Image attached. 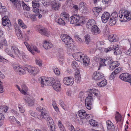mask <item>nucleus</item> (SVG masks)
<instances>
[{
    "instance_id": "1",
    "label": "nucleus",
    "mask_w": 131,
    "mask_h": 131,
    "mask_svg": "<svg viewBox=\"0 0 131 131\" xmlns=\"http://www.w3.org/2000/svg\"><path fill=\"white\" fill-rule=\"evenodd\" d=\"M36 109L38 111L40 112L41 113L39 117H38V118L40 119H41L47 118V122L49 127H50V128L54 129L55 126L53 120L51 117L48 116L49 115V114L48 111H46V109L43 107H37L36 108Z\"/></svg>"
},
{
    "instance_id": "2",
    "label": "nucleus",
    "mask_w": 131,
    "mask_h": 131,
    "mask_svg": "<svg viewBox=\"0 0 131 131\" xmlns=\"http://www.w3.org/2000/svg\"><path fill=\"white\" fill-rule=\"evenodd\" d=\"M72 56L76 60L83 61V64L85 67H86L89 65L90 60L85 54L79 52L74 53Z\"/></svg>"
},
{
    "instance_id": "3",
    "label": "nucleus",
    "mask_w": 131,
    "mask_h": 131,
    "mask_svg": "<svg viewBox=\"0 0 131 131\" xmlns=\"http://www.w3.org/2000/svg\"><path fill=\"white\" fill-rule=\"evenodd\" d=\"M84 21V16H80L78 15L75 14L71 16L70 19V23L72 24H75L76 26L82 25L83 24Z\"/></svg>"
},
{
    "instance_id": "4",
    "label": "nucleus",
    "mask_w": 131,
    "mask_h": 131,
    "mask_svg": "<svg viewBox=\"0 0 131 131\" xmlns=\"http://www.w3.org/2000/svg\"><path fill=\"white\" fill-rule=\"evenodd\" d=\"M54 79L52 78H47L46 79H43L42 77L39 78L40 81L41 86L43 87L44 85H49L50 84L52 85H57L58 84H61L60 82L57 80H53Z\"/></svg>"
},
{
    "instance_id": "5",
    "label": "nucleus",
    "mask_w": 131,
    "mask_h": 131,
    "mask_svg": "<svg viewBox=\"0 0 131 131\" xmlns=\"http://www.w3.org/2000/svg\"><path fill=\"white\" fill-rule=\"evenodd\" d=\"M97 91L95 89L90 90L88 96L86 97L85 101V105H86L87 106H90L92 105L93 101V96H98V94L96 92Z\"/></svg>"
},
{
    "instance_id": "6",
    "label": "nucleus",
    "mask_w": 131,
    "mask_h": 131,
    "mask_svg": "<svg viewBox=\"0 0 131 131\" xmlns=\"http://www.w3.org/2000/svg\"><path fill=\"white\" fill-rule=\"evenodd\" d=\"M120 10L119 13L120 18H126L128 20H130L131 19V13L127 10Z\"/></svg>"
},
{
    "instance_id": "7",
    "label": "nucleus",
    "mask_w": 131,
    "mask_h": 131,
    "mask_svg": "<svg viewBox=\"0 0 131 131\" xmlns=\"http://www.w3.org/2000/svg\"><path fill=\"white\" fill-rule=\"evenodd\" d=\"M25 68L30 74L34 76H35L39 72V69L38 68L30 65L27 66L25 67Z\"/></svg>"
},
{
    "instance_id": "8",
    "label": "nucleus",
    "mask_w": 131,
    "mask_h": 131,
    "mask_svg": "<svg viewBox=\"0 0 131 131\" xmlns=\"http://www.w3.org/2000/svg\"><path fill=\"white\" fill-rule=\"evenodd\" d=\"M61 38L63 42L67 44L66 45L68 47L70 46V44L71 43L70 42L72 41V39L67 34H64L61 35Z\"/></svg>"
},
{
    "instance_id": "9",
    "label": "nucleus",
    "mask_w": 131,
    "mask_h": 131,
    "mask_svg": "<svg viewBox=\"0 0 131 131\" xmlns=\"http://www.w3.org/2000/svg\"><path fill=\"white\" fill-rule=\"evenodd\" d=\"M10 0L13 4V7L15 10L19 11L21 9V4L20 0Z\"/></svg>"
},
{
    "instance_id": "10",
    "label": "nucleus",
    "mask_w": 131,
    "mask_h": 131,
    "mask_svg": "<svg viewBox=\"0 0 131 131\" xmlns=\"http://www.w3.org/2000/svg\"><path fill=\"white\" fill-rule=\"evenodd\" d=\"M74 78L72 77H66L63 79V82L67 85L71 86L74 83Z\"/></svg>"
},
{
    "instance_id": "11",
    "label": "nucleus",
    "mask_w": 131,
    "mask_h": 131,
    "mask_svg": "<svg viewBox=\"0 0 131 131\" xmlns=\"http://www.w3.org/2000/svg\"><path fill=\"white\" fill-rule=\"evenodd\" d=\"M120 79L125 82H128L130 78L131 75L129 74L128 73H123L121 74L119 76Z\"/></svg>"
},
{
    "instance_id": "12",
    "label": "nucleus",
    "mask_w": 131,
    "mask_h": 131,
    "mask_svg": "<svg viewBox=\"0 0 131 131\" xmlns=\"http://www.w3.org/2000/svg\"><path fill=\"white\" fill-rule=\"evenodd\" d=\"M104 77V75L102 73L95 71L92 76V78L96 81L99 80Z\"/></svg>"
},
{
    "instance_id": "13",
    "label": "nucleus",
    "mask_w": 131,
    "mask_h": 131,
    "mask_svg": "<svg viewBox=\"0 0 131 131\" xmlns=\"http://www.w3.org/2000/svg\"><path fill=\"white\" fill-rule=\"evenodd\" d=\"M96 25L95 21L93 19H89L86 25V27L88 29H91Z\"/></svg>"
},
{
    "instance_id": "14",
    "label": "nucleus",
    "mask_w": 131,
    "mask_h": 131,
    "mask_svg": "<svg viewBox=\"0 0 131 131\" xmlns=\"http://www.w3.org/2000/svg\"><path fill=\"white\" fill-rule=\"evenodd\" d=\"M110 17V14L107 12H104L102 15L101 19L102 22L105 23H106Z\"/></svg>"
},
{
    "instance_id": "15",
    "label": "nucleus",
    "mask_w": 131,
    "mask_h": 131,
    "mask_svg": "<svg viewBox=\"0 0 131 131\" xmlns=\"http://www.w3.org/2000/svg\"><path fill=\"white\" fill-rule=\"evenodd\" d=\"M2 24L4 26H11V23L10 21L7 16L4 17L2 19Z\"/></svg>"
},
{
    "instance_id": "16",
    "label": "nucleus",
    "mask_w": 131,
    "mask_h": 131,
    "mask_svg": "<svg viewBox=\"0 0 131 131\" xmlns=\"http://www.w3.org/2000/svg\"><path fill=\"white\" fill-rule=\"evenodd\" d=\"M106 123L108 131H113L115 130V126L113 124L110 120H108L107 121Z\"/></svg>"
},
{
    "instance_id": "17",
    "label": "nucleus",
    "mask_w": 131,
    "mask_h": 131,
    "mask_svg": "<svg viewBox=\"0 0 131 131\" xmlns=\"http://www.w3.org/2000/svg\"><path fill=\"white\" fill-rule=\"evenodd\" d=\"M13 68L14 69L18 72L20 75L23 74L24 72L26 71V70L25 69V67L24 69L17 65L14 66Z\"/></svg>"
},
{
    "instance_id": "18",
    "label": "nucleus",
    "mask_w": 131,
    "mask_h": 131,
    "mask_svg": "<svg viewBox=\"0 0 131 131\" xmlns=\"http://www.w3.org/2000/svg\"><path fill=\"white\" fill-rule=\"evenodd\" d=\"M95 61L97 62H100V67L103 66H106L105 64V59H102L101 58L95 57L94 58Z\"/></svg>"
},
{
    "instance_id": "19",
    "label": "nucleus",
    "mask_w": 131,
    "mask_h": 131,
    "mask_svg": "<svg viewBox=\"0 0 131 131\" xmlns=\"http://www.w3.org/2000/svg\"><path fill=\"white\" fill-rule=\"evenodd\" d=\"M38 31L41 35L48 36L50 34L49 32L47 29L41 28L38 29Z\"/></svg>"
},
{
    "instance_id": "20",
    "label": "nucleus",
    "mask_w": 131,
    "mask_h": 131,
    "mask_svg": "<svg viewBox=\"0 0 131 131\" xmlns=\"http://www.w3.org/2000/svg\"><path fill=\"white\" fill-rule=\"evenodd\" d=\"M11 49L15 54L17 56L19 57L21 55L20 51L17 47L13 46L11 47Z\"/></svg>"
},
{
    "instance_id": "21",
    "label": "nucleus",
    "mask_w": 131,
    "mask_h": 131,
    "mask_svg": "<svg viewBox=\"0 0 131 131\" xmlns=\"http://www.w3.org/2000/svg\"><path fill=\"white\" fill-rule=\"evenodd\" d=\"M51 4L52 9L55 10H58L59 7L60 6L59 3L57 2L56 1H54L51 2Z\"/></svg>"
},
{
    "instance_id": "22",
    "label": "nucleus",
    "mask_w": 131,
    "mask_h": 131,
    "mask_svg": "<svg viewBox=\"0 0 131 131\" xmlns=\"http://www.w3.org/2000/svg\"><path fill=\"white\" fill-rule=\"evenodd\" d=\"M91 32L93 34H98L101 32L100 30L97 26L96 25L91 28Z\"/></svg>"
},
{
    "instance_id": "23",
    "label": "nucleus",
    "mask_w": 131,
    "mask_h": 131,
    "mask_svg": "<svg viewBox=\"0 0 131 131\" xmlns=\"http://www.w3.org/2000/svg\"><path fill=\"white\" fill-rule=\"evenodd\" d=\"M61 17H62L66 22L69 21V15L67 13L65 12H63L61 14Z\"/></svg>"
},
{
    "instance_id": "24",
    "label": "nucleus",
    "mask_w": 131,
    "mask_h": 131,
    "mask_svg": "<svg viewBox=\"0 0 131 131\" xmlns=\"http://www.w3.org/2000/svg\"><path fill=\"white\" fill-rule=\"evenodd\" d=\"M78 116L80 119H84L85 117L86 113L85 111L83 110H82L79 111L78 112Z\"/></svg>"
},
{
    "instance_id": "25",
    "label": "nucleus",
    "mask_w": 131,
    "mask_h": 131,
    "mask_svg": "<svg viewBox=\"0 0 131 131\" xmlns=\"http://www.w3.org/2000/svg\"><path fill=\"white\" fill-rule=\"evenodd\" d=\"M75 81L77 83H79L81 80V77L80 72L77 71L75 75Z\"/></svg>"
},
{
    "instance_id": "26",
    "label": "nucleus",
    "mask_w": 131,
    "mask_h": 131,
    "mask_svg": "<svg viewBox=\"0 0 131 131\" xmlns=\"http://www.w3.org/2000/svg\"><path fill=\"white\" fill-rule=\"evenodd\" d=\"M55 21L60 25L63 26L64 25L66 24V21L62 18H56L55 19Z\"/></svg>"
},
{
    "instance_id": "27",
    "label": "nucleus",
    "mask_w": 131,
    "mask_h": 131,
    "mask_svg": "<svg viewBox=\"0 0 131 131\" xmlns=\"http://www.w3.org/2000/svg\"><path fill=\"white\" fill-rule=\"evenodd\" d=\"M52 44L49 42H48L47 41H45L43 44V47L46 49H48L52 47Z\"/></svg>"
},
{
    "instance_id": "28",
    "label": "nucleus",
    "mask_w": 131,
    "mask_h": 131,
    "mask_svg": "<svg viewBox=\"0 0 131 131\" xmlns=\"http://www.w3.org/2000/svg\"><path fill=\"white\" fill-rule=\"evenodd\" d=\"M115 35H111L108 37V39L111 42H116L118 40V38H115Z\"/></svg>"
},
{
    "instance_id": "29",
    "label": "nucleus",
    "mask_w": 131,
    "mask_h": 131,
    "mask_svg": "<svg viewBox=\"0 0 131 131\" xmlns=\"http://www.w3.org/2000/svg\"><path fill=\"white\" fill-rule=\"evenodd\" d=\"M117 21V19L113 17H111L109 23V25L110 26L115 25Z\"/></svg>"
},
{
    "instance_id": "30",
    "label": "nucleus",
    "mask_w": 131,
    "mask_h": 131,
    "mask_svg": "<svg viewBox=\"0 0 131 131\" xmlns=\"http://www.w3.org/2000/svg\"><path fill=\"white\" fill-rule=\"evenodd\" d=\"M86 4L83 2H81L79 5V9L83 11L84 10H86L87 8L86 6Z\"/></svg>"
},
{
    "instance_id": "31",
    "label": "nucleus",
    "mask_w": 131,
    "mask_h": 131,
    "mask_svg": "<svg viewBox=\"0 0 131 131\" xmlns=\"http://www.w3.org/2000/svg\"><path fill=\"white\" fill-rule=\"evenodd\" d=\"M22 89L20 92L23 94L26 95V92L28 90V89L26 86L24 84H23L21 85Z\"/></svg>"
},
{
    "instance_id": "32",
    "label": "nucleus",
    "mask_w": 131,
    "mask_h": 131,
    "mask_svg": "<svg viewBox=\"0 0 131 131\" xmlns=\"http://www.w3.org/2000/svg\"><path fill=\"white\" fill-rule=\"evenodd\" d=\"M16 34L18 39H20L23 38L22 32L20 29H18L16 31Z\"/></svg>"
},
{
    "instance_id": "33",
    "label": "nucleus",
    "mask_w": 131,
    "mask_h": 131,
    "mask_svg": "<svg viewBox=\"0 0 131 131\" xmlns=\"http://www.w3.org/2000/svg\"><path fill=\"white\" fill-rule=\"evenodd\" d=\"M18 23L19 25L23 29H25L27 28V26L24 24L22 20L21 19H20L18 20Z\"/></svg>"
},
{
    "instance_id": "34",
    "label": "nucleus",
    "mask_w": 131,
    "mask_h": 131,
    "mask_svg": "<svg viewBox=\"0 0 131 131\" xmlns=\"http://www.w3.org/2000/svg\"><path fill=\"white\" fill-rule=\"evenodd\" d=\"M21 4L24 10L28 11L30 10V7L26 4L23 1L21 2Z\"/></svg>"
},
{
    "instance_id": "35",
    "label": "nucleus",
    "mask_w": 131,
    "mask_h": 131,
    "mask_svg": "<svg viewBox=\"0 0 131 131\" xmlns=\"http://www.w3.org/2000/svg\"><path fill=\"white\" fill-rule=\"evenodd\" d=\"M107 84V81L106 80H104L101 82L97 83V85L100 87H103L105 86Z\"/></svg>"
},
{
    "instance_id": "36",
    "label": "nucleus",
    "mask_w": 131,
    "mask_h": 131,
    "mask_svg": "<svg viewBox=\"0 0 131 131\" xmlns=\"http://www.w3.org/2000/svg\"><path fill=\"white\" fill-rule=\"evenodd\" d=\"M58 123L59 127L61 131H66L65 128L60 121H58Z\"/></svg>"
},
{
    "instance_id": "37",
    "label": "nucleus",
    "mask_w": 131,
    "mask_h": 131,
    "mask_svg": "<svg viewBox=\"0 0 131 131\" xmlns=\"http://www.w3.org/2000/svg\"><path fill=\"white\" fill-rule=\"evenodd\" d=\"M85 42L86 44H88L91 41V38L90 36L88 34L84 36Z\"/></svg>"
},
{
    "instance_id": "38",
    "label": "nucleus",
    "mask_w": 131,
    "mask_h": 131,
    "mask_svg": "<svg viewBox=\"0 0 131 131\" xmlns=\"http://www.w3.org/2000/svg\"><path fill=\"white\" fill-rule=\"evenodd\" d=\"M89 123L90 125L93 126L95 127L97 126V122L96 121L93 119L90 120Z\"/></svg>"
},
{
    "instance_id": "39",
    "label": "nucleus",
    "mask_w": 131,
    "mask_h": 131,
    "mask_svg": "<svg viewBox=\"0 0 131 131\" xmlns=\"http://www.w3.org/2000/svg\"><path fill=\"white\" fill-rule=\"evenodd\" d=\"M6 42V41H4V42L5 43ZM2 45H4V46H5V52L8 55H10L9 54L10 53H9V52L10 51V49H9V48H8L7 46H7V44H6L5 43V44H3V43L2 44Z\"/></svg>"
},
{
    "instance_id": "40",
    "label": "nucleus",
    "mask_w": 131,
    "mask_h": 131,
    "mask_svg": "<svg viewBox=\"0 0 131 131\" xmlns=\"http://www.w3.org/2000/svg\"><path fill=\"white\" fill-rule=\"evenodd\" d=\"M25 101L27 102L28 104V106H31L33 104L32 100L29 98H28L27 99H25Z\"/></svg>"
},
{
    "instance_id": "41",
    "label": "nucleus",
    "mask_w": 131,
    "mask_h": 131,
    "mask_svg": "<svg viewBox=\"0 0 131 131\" xmlns=\"http://www.w3.org/2000/svg\"><path fill=\"white\" fill-rule=\"evenodd\" d=\"M4 118V117L3 114L2 113H0V127L3 124Z\"/></svg>"
},
{
    "instance_id": "42",
    "label": "nucleus",
    "mask_w": 131,
    "mask_h": 131,
    "mask_svg": "<svg viewBox=\"0 0 131 131\" xmlns=\"http://www.w3.org/2000/svg\"><path fill=\"white\" fill-rule=\"evenodd\" d=\"M52 87L54 90L57 91H59L61 90V84H59L57 85H52Z\"/></svg>"
},
{
    "instance_id": "43",
    "label": "nucleus",
    "mask_w": 131,
    "mask_h": 131,
    "mask_svg": "<svg viewBox=\"0 0 131 131\" xmlns=\"http://www.w3.org/2000/svg\"><path fill=\"white\" fill-rule=\"evenodd\" d=\"M105 64L106 66L107 64L110 65V64L113 63V61L112 60L109 59L108 58H107L105 59Z\"/></svg>"
},
{
    "instance_id": "44",
    "label": "nucleus",
    "mask_w": 131,
    "mask_h": 131,
    "mask_svg": "<svg viewBox=\"0 0 131 131\" xmlns=\"http://www.w3.org/2000/svg\"><path fill=\"white\" fill-rule=\"evenodd\" d=\"M71 65L72 67L74 69H75L76 68H77L79 67V65L75 61H73Z\"/></svg>"
},
{
    "instance_id": "45",
    "label": "nucleus",
    "mask_w": 131,
    "mask_h": 131,
    "mask_svg": "<svg viewBox=\"0 0 131 131\" xmlns=\"http://www.w3.org/2000/svg\"><path fill=\"white\" fill-rule=\"evenodd\" d=\"M119 48L118 47H116L114 48V53L116 55H118L119 54V51H120L119 50Z\"/></svg>"
},
{
    "instance_id": "46",
    "label": "nucleus",
    "mask_w": 131,
    "mask_h": 131,
    "mask_svg": "<svg viewBox=\"0 0 131 131\" xmlns=\"http://www.w3.org/2000/svg\"><path fill=\"white\" fill-rule=\"evenodd\" d=\"M92 117L93 116L91 114H86V115L85 118L87 120H89L90 121V120L92 119H91L92 118Z\"/></svg>"
},
{
    "instance_id": "47",
    "label": "nucleus",
    "mask_w": 131,
    "mask_h": 131,
    "mask_svg": "<svg viewBox=\"0 0 131 131\" xmlns=\"http://www.w3.org/2000/svg\"><path fill=\"white\" fill-rule=\"evenodd\" d=\"M32 4L33 8H39V4L38 3H36L33 1L32 2Z\"/></svg>"
},
{
    "instance_id": "48",
    "label": "nucleus",
    "mask_w": 131,
    "mask_h": 131,
    "mask_svg": "<svg viewBox=\"0 0 131 131\" xmlns=\"http://www.w3.org/2000/svg\"><path fill=\"white\" fill-rule=\"evenodd\" d=\"M53 70L55 74H59L60 73V72L59 70L57 67H53Z\"/></svg>"
},
{
    "instance_id": "49",
    "label": "nucleus",
    "mask_w": 131,
    "mask_h": 131,
    "mask_svg": "<svg viewBox=\"0 0 131 131\" xmlns=\"http://www.w3.org/2000/svg\"><path fill=\"white\" fill-rule=\"evenodd\" d=\"M41 3L44 6H47L50 4V3L47 2L46 1L43 0L41 2Z\"/></svg>"
},
{
    "instance_id": "50",
    "label": "nucleus",
    "mask_w": 131,
    "mask_h": 131,
    "mask_svg": "<svg viewBox=\"0 0 131 131\" xmlns=\"http://www.w3.org/2000/svg\"><path fill=\"white\" fill-rule=\"evenodd\" d=\"M9 120L10 122L12 123L16 121V119L14 116H11L9 117Z\"/></svg>"
},
{
    "instance_id": "51",
    "label": "nucleus",
    "mask_w": 131,
    "mask_h": 131,
    "mask_svg": "<svg viewBox=\"0 0 131 131\" xmlns=\"http://www.w3.org/2000/svg\"><path fill=\"white\" fill-rule=\"evenodd\" d=\"M111 17H112L117 19L118 17V15L117 12H115L112 13L111 15Z\"/></svg>"
},
{
    "instance_id": "52",
    "label": "nucleus",
    "mask_w": 131,
    "mask_h": 131,
    "mask_svg": "<svg viewBox=\"0 0 131 131\" xmlns=\"http://www.w3.org/2000/svg\"><path fill=\"white\" fill-rule=\"evenodd\" d=\"M6 9L5 7L3 6L0 7V13H3L6 11Z\"/></svg>"
},
{
    "instance_id": "53",
    "label": "nucleus",
    "mask_w": 131,
    "mask_h": 131,
    "mask_svg": "<svg viewBox=\"0 0 131 131\" xmlns=\"http://www.w3.org/2000/svg\"><path fill=\"white\" fill-rule=\"evenodd\" d=\"M36 62L37 64L40 66L42 65V61L40 59H37L36 60Z\"/></svg>"
},
{
    "instance_id": "54",
    "label": "nucleus",
    "mask_w": 131,
    "mask_h": 131,
    "mask_svg": "<svg viewBox=\"0 0 131 131\" xmlns=\"http://www.w3.org/2000/svg\"><path fill=\"white\" fill-rule=\"evenodd\" d=\"M117 74L114 71L111 74L110 77V78L111 79H113L116 77Z\"/></svg>"
},
{
    "instance_id": "55",
    "label": "nucleus",
    "mask_w": 131,
    "mask_h": 131,
    "mask_svg": "<svg viewBox=\"0 0 131 131\" xmlns=\"http://www.w3.org/2000/svg\"><path fill=\"white\" fill-rule=\"evenodd\" d=\"M37 15L36 14H30L29 16L33 20H34L36 19V16Z\"/></svg>"
},
{
    "instance_id": "56",
    "label": "nucleus",
    "mask_w": 131,
    "mask_h": 131,
    "mask_svg": "<svg viewBox=\"0 0 131 131\" xmlns=\"http://www.w3.org/2000/svg\"><path fill=\"white\" fill-rule=\"evenodd\" d=\"M58 58L59 61H62L64 60V57L63 54H59V55Z\"/></svg>"
},
{
    "instance_id": "57",
    "label": "nucleus",
    "mask_w": 131,
    "mask_h": 131,
    "mask_svg": "<svg viewBox=\"0 0 131 131\" xmlns=\"http://www.w3.org/2000/svg\"><path fill=\"white\" fill-rule=\"evenodd\" d=\"M122 68L121 67H119L116 69L114 71V72L116 74L119 73L122 70Z\"/></svg>"
},
{
    "instance_id": "58",
    "label": "nucleus",
    "mask_w": 131,
    "mask_h": 131,
    "mask_svg": "<svg viewBox=\"0 0 131 131\" xmlns=\"http://www.w3.org/2000/svg\"><path fill=\"white\" fill-rule=\"evenodd\" d=\"M95 10L96 12L98 13L101 11L102 8L101 7H96L95 8Z\"/></svg>"
},
{
    "instance_id": "59",
    "label": "nucleus",
    "mask_w": 131,
    "mask_h": 131,
    "mask_svg": "<svg viewBox=\"0 0 131 131\" xmlns=\"http://www.w3.org/2000/svg\"><path fill=\"white\" fill-rule=\"evenodd\" d=\"M121 115L120 114L118 115L115 117L116 120L117 122L120 121L121 120Z\"/></svg>"
},
{
    "instance_id": "60",
    "label": "nucleus",
    "mask_w": 131,
    "mask_h": 131,
    "mask_svg": "<svg viewBox=\"0 0 131 131\" xmlns=\"http://www.w3.org/2000/svg\"><path fill=\"white\" fill-rule=\"evenodd\" d=\"M113 49V48L110 47L108 48H105L104 49V51L106 52H108L111 50Z\"/></svg>"
},
{
    "instance_id": "61",
    "label": "nucleus",
    "mask_w": 131,
    "mask_h": 131,
    "mask_svg": "<svg viewBox=\"0 0 131 131\" xmlns=\"http://www.w3.org/2000/svg\"><path fill=\"white\" fill-rule=\"evenodd\" d=\"M116 68L115 66H113V63L110 64V69L111 70H113Z\"/></svg>"
},
{
    "instance_id": "62",
    "label": "nucleus",
    "mask_w": 131,
    "mask_h": 131,
    "mask_svg": "<svg viewBox=\"0 0 131 131\" xmlns=\"http://www.w3.org/2000/svg\"><path fill=\"white\" fill-rule=\"evenodd\" d=\"M69 129L71 131H75V129L73 126L71 125L70 126L69 125L68 126Z\"/></svg>"
},
{
    "instance_id": "63",
    "label": "nucleus",
    "mask_w": 131,
    "mask_h": 131,
    "mask_svg": "<svg viewBox=\"0 0 131 131\" xmlns=\"http://www.w3.org/2000/svg\"><path fill=\"white\" fill-rule=\"evenodd\" d=\"M73 8L75 10V13H77L79 9V7L77 5H73Z\"/></svg>"
},
{
    "instance_id": "64",
    "label": "nucleus",
    "mask_w": 131,
    "mask_h": 131,
    "mask_svg": "<svg viewBox=\"0 0 131 131\" xmlns=\"http://www.w3.org/2000/svg\"><path fill=\"white\" fill-rule=\"evenodd\" d=\"M113 66H115L116 67H118L119 65V63L117 61H113Z\"/></svg>"
}]
</instances>
